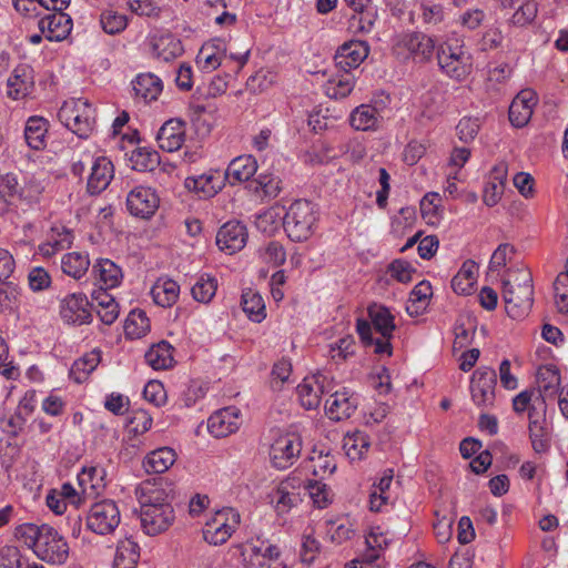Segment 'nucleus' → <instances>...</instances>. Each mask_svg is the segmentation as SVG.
Wrapping results in <instances>:
<instances>
[{
  "instance_id": "7c9ffc66",
  "label": "nucleus",
  "mask_w": 568,
  "mask_h": 568,
  "mask_svg": "<svg viewBox=\"0 0 568 568\" xmlns=\"http://www.w3.org/2000/svg\"><path fill=\"white\" fill-rule=\"evenodd\" d=\"M176 454L170 447L158 448L146 455L143 467L149 474H162L175 462Z\"/></svg>"
},
{
  "instance_id": "a18cd8bd",
  "label": "nucleus",
  "mask_w": 568,
  "mask_h": 568,
  "mask_svg": "<svg viewBox=\"0 0 568 568\" xmlns=\"http://www.w3.org/2000/svg\"><path fill=\"white\" fill-rule=\"evenodd\" d=\"M295 479L287 478L282 480L276 488V510L278 514L288 511L297 501L298 494H294L292 490L295 489Z\"/></svg>"
},
{
  "instance_id": "37998d69",
  "label": "nucleus",
  "mask_w": 568,
  "mask_h": 568,
  "mask_svg": "<svg viewBox=\"0 0 568 568\" xmlns=\"http://www.w3.org/2000/svg\"><path fill=\"white\" fill-rule=\"evenodd\" d=\"M150 331V320L142 310L130 312L124 323L125 335L130 338H140Z\"/></svg>"
},
{
  "instance_id": "72a5a7b5",
  "label": "nucleus",
  "mask_w": 568,
  "mask_h": 568,
  "mask_svg": "<svg viewBox=\"0 0 568 568\" xmlns=\"http://www.w3.org/2000/svg\"><path fill=\"white\" fill-rule=\"evenodd\" d=\"M367 313L374 328L381 333L382 337L392 338L396 325L389 310L386 306L374 303L368 306Z\"/></svg>"
},
{
  "instance_id": "1a4fd4ad",
  "label": "nucleus",
  "mask_w": 568,
  "mask_h": 568,
  "mask_svg": "<svg viewBox=\"0 0 568 568\" xmlns=\"http://www.w3.org/2000/svg\"><path fill=\"white\" fill-rule=\"evenodd\" d=\"M174 520L172 505H143L140 510V521L143 531L156 536L165 531Z\"/></svg>"
},
{
  "instance_id": "a211bd4d",
  "label": "nucleus",
  "mask_w": 568,
  "mask_h": 568,
  "mask_svg": "<svg viewBox=\"0 0 568 568\" xmlns=\"http://www.w3.org/2000/svg\"><path fill=\"white\" fill-rule=\"evenodd\" d=\"M114 178V166L106 156H95L88 176L87 189L90 194H100Z\"/></svg>"
},
{
  "instance_id": "052dcab7",
  "label": "nucleus",
  "mask_w": 568,
  "mask_h": 568,
  "mask_svg": "<svg viewBox=\"0 0 568 568\" xmlns=\"http://www.w3.org/2000/svg\"><path fill=\"white\" fill-rule=\"evenodd\" d=\"M440 197L438 193H428L420 201V212L423 217L429 224H435L438 220Z\"/></svg>"
},
{
  "instance_id": "412c9836",
  "label": "nucleus",
  "mask_w": 568,
  "mask_h": 568,
  "mask_svg": "<svg viewBox=\"0 0 568 568\" xmlns=\"http://www.w3.org/2000/svg\"><path fill=\"white\" fill-rule=\"evenodd\" d=\"M248 239L246 226L240 221L224 223L216 234L217 248H244Z\"/></svg>"
},
{
  "instance_id": "2eb2a0df",
  "label": "nucleus",
  "mask_w": 568,
  "mask_h": 568,
  "mask_svg": "<svg viewBox=\"0 0 568 568\" xmlns=\"http://www.w3.org/2000/svg\"><path fill=\"white\" fill-rule=\"evenodd\" d=\"M89 305L90 303L85 295L81 293L70 294L61 302L60 315L68 324H89L92 321V314L88 308Z\"/></svg>"
},
{
  "instance_id": "4d7b16f0",
  "label": "nucleus",
  "mask_w": 568,
  "mask_h": 568,
  "mask_svg": "<svg viewBox=\"0 0 568 568\" xmlns=\"http://www.w3.org/2000/svg\"><path fill=\"white\" fill-rule=\"evenodd\" d=\"M415 268L410 265L409 262L396 258L387 266V273L392 278L396 280L400 283H408L412 281V275L415 273Z\"/></svg>"
},
{
  "instance_id": "aec40b11",
  "label": "nucleus",
  "mask_w": 568,
  "mask_h": 568,
  "mask_svg": "<svg viewBox=\"0 0 568 568\" xmlns=\"http://www.w3.org/2000/svg\"><path fill=\"white\" fill-rule=\"evenodd\" d=\"M149 47L154 59L170 62L183 53L180 39L170 33L155 34L149 39Z\"/></svg>"
},
{
  "instance_id": "423d86ee",
  "label": "nucleus",
  "mask_w": 568,
  "mask_h": 568,
  "mask_svg": "<svg viewBox=\"0 0 568 568\" xmlns=\"http://www.w3.org/2000/svg\"><path fill=\"white\" fill-rule=\"evenodd\" d=\"M120 523V509L111 499L94 503L87 516L88 528L99 535L112 534Z\"/></svg>"
},
{
  "instance_id": "58836bf2",
  "label": "nucleus",
  "mask_w": 568,
  "mask_h": 568,
  "mask_svg": "<svg viewBox=\"0 0 568 568\" xmlns=\"http://www.w3.org/2000/svg\"><path fill=\"white\" fill-rule=\"evenodd\" d=\"M131 166L135 171L151 172L160 164V154L146 146L135 148L130 155Z\"/></svg>"
},
{
  "instance_id": "a878e982",
  "label": "nucleus",
  "mask_w": 568,
  "mask_h": 568,
  "mask_svg": "<svg viewBox=\"0 0 568 568\" xmlns=\"http://www.w3.org/2000/svg\"><path fill=\"white\" fill-rule=\"evenodd\" d=\"M50 123L40 115L29 116L24 124V140L27 145L34 151L47 148Z\"/></svg>"
},
{
  "instance_id": "b1692460",
  "label": "nucleus",
  "mask_w": 568,
  "mask_h": 568,
  "mask_svg": "<svg viewBox=\"0 0 568 568\" xmlns=\"http://www.w3.org/2000/svg\"><path fill=\"white\" fill-rule=\"evenodd\" d=\"M326 407L327 416L336 422L349 418L357 408L358 400L354 394L347 390L335 392L332 394L331 399L327 400Z\"/></svg>"
},
{
  "instance_id": "6e6552de",
  "label": "nucleus",
  "mask_w": 568,
  "mask_h": 568,
  "mask_svg": "<svg viewBox=\"0 0 568 568\" xmlns=\"http://www.w3.org/2000/svg\"><path fill=\"white\" fill-rule=\"evenodd\" d=\"M497 385L496 371L490 367L477 368L470 379V394L475 405L479 408H489L495 403Z\"/></svg>"
},
{
  "instance_id": "ea45409f",
  "label": "nucleus",
  "mask_w": 568,
  "mask_h": 568,
  "mask_svg": "<svg viewBox=\"0 0 568 568\" xmlns=\"http://www.w3.org/2000/svg\"><path fill=\"white\" fill-rule=\"evenodd\" d=\"M61 266L65 274L80 278L88 271L90 260L85 251H72L62 257Z\"/></svg>"
},
{
  "instance_id": "338daca9",
  "label": "nucleus",
  "mask_w": 568,
  "mask_h": 568,
  "mask_svg": "<svg viewBox=\"0 0 568 568\" xmlns=\"http://www.w3.org/2000/svg\"><path fill=\"white\" fill-rule=\"evenodd\" d=\"M297 393L300 396L301 405L306 409H315L321 404V396L312 385L307 383L300 384L297 386Z\"/></svg>"
},
{
  "instance_id": "9b49d317",
  "label": "nucleus",
  "mask_w": 568,
  "mask_h": 568,
  "mask_svg": "<svg viewBox=\"0 0 568 568\" xmlns=\"http://www.w3.org/2000/svg\"><path fill=\"white\" fill-rule=\"evenodd\" d=\"M160 199L152 187L136 186L126 196V209L133 216L150 219L159 209Z\"/></svg>"
},
{
  "instance_id": "9d476101",
  "label": "nucleus",
  "mask_w": 568,
  "mask_h": 568,
  "mask_svg": "<svg viewBox=\"0 0 568 568\" xmlns=\"http://www.w3.org/2000/svg\"><path fill=\"white\" fill-rule=\"evenodd\" d=\"M184 186L201 199H211L225 186V175L219 169H210L199 175L187 176Z\"/></svg>"
},
{
  "instance_id": "c9c22d12",
  "label": "nucleus",
  "mask_w": 568,
  "mask_h": 568,
  "mask_svg": "<svg viewBox=\"0 0 568 568\" xmlns=\"http://www.w3.org/2000/svg\"><path fill=\"white\" fill-rule=\"evenodd\" d=\"M477 282V265L473 261L463 264L459 272L452 280V288L459 295H469Z\"/></svg>"
},
{
  "instance_id": "69168bd1",
  "label": "nucleus",
  "mask_w": 568,
  "mask_h": 568,
  "mask_svg": "<svg viewBox=\"0 0 568 568\" xmlns=\"http://www.w3.org/2000/svg\"><path fill=\"white\" fill-rule=\"evenodd\" d=\"M43 187L39 182L29 180L23 186H20L18 197L31 206L40 202Z\"/></svg>"
},
{
  "instance_id": "39448f33",
  "label": "nucleus",
  "mask_w": 568,
  "mask_h": 568,
  "mask_svg": "<svg viewBox=\"0 0 568 568\" xmlns=\"http://www.w3.org/2000/svg\"><path fill=\"white\" fill-rule=\"evenodd\" d=\"M44 532L37 546L36 556L50 565H63L70 554L65 538L53 527L44 524Z\"/></svg>"
},
{
  "instance_id": "c756f323",
  "label": "nucleus",
  "mask_w": 568,
  "mask_h": 568,
  "mask_svg": "<svg viewBox=\"0 0 568 568\" xmlns=\"http://www.w3.org/2000/svg\"><path fill=\"white\" fill-rule=\"evenodd\" d=\"M92 300L97 303V314L101 322L105 325L113 324L120 313L115 298L103 286H100L99 290L93 291Z\"/></svg>"
},
{
  "instance_id": "20e7f679",
  "label": "nucleus",
  "mask_w": 568,
  "mask_h": 568,
  "mask_svg": "<svg viewBox=\"0 0 568 568\" xmlns=\"http://www.w3.org/2000/svg\"><path fill=\"white\" fill-rule=\"evenodd\" d=\"M316 220L315 205L307 200H297L288 206L283 226L292 241L302 242L312 235Z\"/></svg>"
},
{
  "instance_id": "603ef678",
  "label": "nucleus",
  "mask_w": 568,
  "mask_h": 568,
  "mask_svg": "<svg viewBox=\"0 0 568 568\" xmlns=\"http://www.w3.org/2000/svg\"><path fill=\"white\" fill-rule=\"evenodd\" d=\"M283 220L281 212L272 207L258 214L255 224L262 233L271 235L283 224Z\"/></svg>"
},
{
  "instance_id": "5fc2aeb1",
  "label": "nucleus",
  "mask_w": 568,
  "mask_h": 568,
  "mask_svg": "<svg viewBox=\"0 0 568 568\" xmlns=\"http://www.w3.org/2000/svg\"><path fill=\"white\" fill-rule=\"evenodd\" d=\"M217 284L214 277L200 280L193 285L191 292L195 301L201 303H209L216 293Z\"/></svg>"
},
{
  "instance_id": "a19ab883",
  "label": "nucleus",
  "mask_w": 568,
  "mask_h": 568,
  "mask_svg": "<svg viewBox=\"0 0 568 568\" xmlns=\"http://www.w3.org/2000/svg\"><path fill=\"white\" fill-rule=\"evenodd\" d=\"M241 304L251 321L261 323L266 317L264 301L257 292L251 288L243 292Z\"/></svg>"
},
{
  "instance_id": "473e14b6",
  "label": "nucleus",
  "mask_w": 568,
  "mask_h": 568,
  "mask_svg": "<svg viewBox=\"0 0 568 568\" xmlns=\"http://www.w3.org/2000/svg\"><path fill=\"white\" fill-rule=\"evenodd\" d=\"M173 346L166 341L153 344L145 353V361L153 369H166L174 363Z\"/></svg>"
},
{
  "instance_id": "4be33fe9",
  "label": "nucleus",
  "mask_w": 568,
  "mask_h": 568,
  "mask_svg": "<svg viewBox=\"0 0 568 568\" xmlns=\"http://www.w3.org/2000/svg\"><path fill=\"white\" fill-rule=\"evenodd\" d=\"M156 141L164 151H178L185 141V123L179 119L166 121L158 131Z\"/></svg>"
},
{
  "instance_id": "393cba45",
  "label": "nucleus",
  "mask_w": 568,
  "mask_h": 568,
  "mask_svg": "<svg viewBox=\"0 0 568 568\" xmlns=\"http://www.w3.org/2000/svg\"><path fill=\"white\" fill-rule=\"evenodd\" d=\"M226 51L227 44L223 39H212L201 47L196 62L204 71H213L221 65Z\"/></svg>"
},
{
  "instance_id": "8fccbe9b",
  "label": "nucleus",
  "mask_w": 568,
  "mask_h": 568,
  "mask_svg": "<svg viewBox=\"0 0 568 568\" xmlns=\"http://www.w3.org/2000/svg\"><path fill=\"white\" fill-rule=\"evenodd\" d=\"M371 446L367 435L356 432L344 440L343 448L345 454L353 460L361 459L363 454L368 450Z\"/></svg>"
},
{
  "instance_id": "c03bdc74",
  "label": "nucleus",
  "mask_w": 568,
  "mask_h": 568,
  "mask_svg": "<svg viewBox=\"0 0 568 568\" xmlns=\"http://www.w3.org/2000/svg\"><path fill=\"white\" fill-rule=\"evenodd\" d=\"M229 409H223L211 415L207 422L209 432L216 438L225 437L236 430L235 422L229 420Z\"/></svg>"
},
{
  "instance_id": "4c0bfd02",
  "label": "nucleus",
  "mask_w": 568,
  "mask_h": 568,
  "mask_svg": "<svg viewBox=\"0 0 568 568\" xmlns=\"http://www.w3.org/2000/svg\"><path fill=\"white\" fill-rule=\"evenodd\" d=\"M179 284L173 280H159L151 288V295L155 304L162 307H171L178 300Z\"/></svg>"
},
{
  "instance_id": "7ed1b4c3",
  "label": "nucleus",
  "mask_w": 568,
  "mask_h": 568,
  "mask_svg": "<svg viewBox=\"0 0 568 568\" xmlns=\"http://www.w3.org/2000/svg\"><path fill=\"white\" fill-rule=\"evenodd\" d=\"M58 116L79 138H88L94 129L95 110L88 99L73 98L64 101Z\"/></svg>"
},
{
  "instance_id": "f3484780",
  "label": "nucleus",
  "mask_w": 568,
  "mask_h": 568,
  "mask_svg": "<svg viewBox=\"0 0 568 568\" xmlns=\"http://www.w3.org/2000/svg\"><path fill=\"white\" fill-rule=\"evenodd\" d=\"M544 405L542 414L537 412V407H531L529 409V437L531 440L532 449L538 453H546L550 447L551 434L547 426L546 420V405L544 399L541 400Z\"/></svg>"
},
{
  "instance_id": "c85d7f7f",
  "label": "nucleus",
  "mask_w": 568,
  "mask_h": 568,
  "mask_svg": "<svg viewBox=\"0 0 568 568\" xmlns=\"http://www.w3.org/2000/svg\"><path fill=\"white\" fill-rule=\"evenodd\" d=\"M132 88L136 98L144 102H151L158 99L163 84L161 79L153 73H140L132 81Z\"/></svg>"
},
{
  "instance_id": "f704fd0d",
  "label": "nucleus",
  "mask_w": 568,
  "mask_h": 568,
  "mask_svg": "<svg viewBox=\"0 0 568 568\" xmlns=\"http://www.w3.org/2000/svg\"><path fill=\"white\" fill-rule=\"evenodd\" d=\"M355 85V78L348 71L331 77L324 84L325 94L331 99H344L348 97Z\"/></svg>"
},
{
  "instance_id": "bf43d9fd",
  "label": "nucleus",
  "mask_w": 568,
  "mask_h": 568,
  "mask_svg": "<svg viewBox=\"0 0 568 568\" xmlns=\"http://www.w3.org/2000/svg\"><path fill=\"white\" fill-rule=\"evenodd\" d=\"M537 12L538 7L536 1L526 0L513 14L511 22L515 26H527L535 20Z\"/></svg>"
},
{
  "instance_id": "680f3d73",
  "label": "nucleus",
  "mask_w": 568,
  "mask_h": 568,
  "mask_svg": "<svg viewBox=\"0 0 568 568\" xmlns=\"http://www.w3.org/2000/svg\"><path fill=\"white\" fill-rule=\"evenodd\" d=\"M480 128L479 119L465 116L459 120L456 131L460 141L470 142L478 134Z\"/></svg>"
},
{
  "instance_id": "5701e85b",
  "label": "nucleus",
  "mask_w": 568,
  "mask_h": 568,
  "mask_svg": "<svg viewBox=\"0 0 568 568\" xmlns=\"http://www.w3.org/2000/svg\"><path fill=\"white\" fill-rule=\"evenodd\" d=\"M398 48H403L415 59L427 60L432 57L435 43L433 39L424 33L409 32L403 34L398 42Z\"/></svg>"
},
{
  "instance_id": "e2e57ef3",
  "label": "nucleus",
  "mask_w": 568,
  "mask_h": 568,
  "mask_svg": "<svg viewBox=\"0 0 568 568\" xmlns=\"http://www.w3.org/2000/svg\"><path fill=\"white\" fill-rule=\"evenodd\" d=\"M486 13L483 9L473 8L464 11L459 18L458 23L469 31L478 29L485 21Z\"/></svg>"
},
{
  "instance_id": "49530a36",
  "label": "nucleus",
  "mask_w": 568,
  "mask_h": 568,
  "mask_svg": "<svg viewBox=\"0 0 568 568\" xmlns=\"http://www.w3.org/2000/svg\"><path fill=\"white\" fill-rule=\"evenodd\" d=\"M73 241V230L63 224H53L47 234L45 244L51 248H70Z\"/></svg>"
},
{
  "instance_id": "6ab92c4d",
  "label": "nucleus",
  "mask_w": 568,
  "mask_h": 568,
  "mask_svg": "<svg viewBox=\"0 0 568 568\" xmlns=\"http://www.w3.org/2000/svg\"><path fill=\"white\" fill-rule=\"evenodd\" d=\"M537 104V95L532 90H521L513 100L509 106V121L516 128L525 126Z\"/></svg>"
},
{
  "instance_id": "79ce46f5",
  "label": "nucleus",
  "mask_w": 568,
  "mask_h": 568,
  "mask_svg": "<svg viewBox=\"0 0 568 568\" xmlns=\"http://www.w3.org/2000/svg\"><path fill=\"white\" fill-rule=\"evenodd\" d=\"M100 363V352L93 351L77 359L71 369L70 377L77 383L84 382Z\"/></svg>"
},
{
  "instance_id": "864d4df0",
  "label": "nucleus",
  "mask_w": 568,
  "mask_h": 568,
  "mask_svg": "<svg viewBox=\"0 0 568 568\" xmlns=\"http://www.w3.org/2000/svg\"><path fill=\"white\" fill-rule=\"evenodd\" d=\"M43 528L44 525L37 526L34 524H23L16 528V536L22 539L24 545L36 552L42 532H44Z\"/></svg>"
},
{
  "instance_id": "0e129e2a",
  "label": "nucleus",
  "mask_w": 568,
  "mask_h": 568,
  "mask_svg": "<svg viewBox=\"0 0 568 568\" xmlns=\"http://www.w3.org/2000/svg\"><path fill=\"white\" fill-rule=\"evenodd\" d=\"M166 499L168 495L162 488H158L155 486L141 487V507H143V505H171Z\"/></svg>"
},
{
  "instance_id": "ddd939ff",
  "label": "nucleus",
  "mask_w": 568,
  "mask_h": 568,
  "mask_svg": "<svg viewBox=\"0 0 568 568\" xmlns=\"http://www.w3.org/2000/svg\"><path fill=\"white\" fill-rule=\"evenodd\" d=\"M38 27L47 40L60 42L71 33L73 23L69 14L58 10L40 18Z\"/></svg>"
},
{
  "instance_id": "4468645a",
  "label": "nucleus",
  "mask_w": 568,
  "mask_h": 568,
  "mask_svg": "<svg viewBox=\"0 0 568 568\" xmlns=\"http://www.w3.org/2000/svg\"><path fill=\"white\" fill-rule=\"evenodd\" d=\"M369 45L362 40L344 42L334 55L336 67L342 71H351L358 68L368 57Z\"/></svg>"
},
{
  "instance_id": "e433bc0d",
  "label": "nucleus",
  "mask_w": 568,
  "mask_h": 568,
  "mask_svg": "<svg viewBox=\"0 0 568 568\" xmlns=\"http://www.w3.org/2000/svg\"><path fill=\"white\" fill-rule=\"evenodd\" d=\"M139 558V545L132 539L125 538L118 544L113 568H136Z\"/></svg>"
},
{
  "instance_id": "774afa93",
  "label": "nucleus",
  "mask_w": 568,
  "mask_h": 568,
  "mask_svg": "<svg viewBox=\"0 0 568 568\" xmlns=\"http://www.w3.org/2000/svg\"><path fill=\"white\" fill-rule=\"evenodd\" d=\"M21 552L16 546H4L0 549V568H22Z\"/></svg>"
},
{
  "instance_id": "cd10ccee",
  "label": "nucleus",
  "mask_w": 568,
  "mask_h": 568,
  "mask_svg": "<svg viewBox=\"0 0 568 568\" xmlns=\"http://www.w3.org/2000/svg\"><path fill=\"white\" fill-rule=\"evenodd\" d=\"M256 170L257 162L252 155H241L230 162L223 174L225 175V182L236 184L248 181Z\"/></svg>"
},
{
  "instance_id": "f8f14e48",
  "label": "nucleus",
  "mask_w": 568,
  "mask_h": 568,
  "mask_svg": "<svg viewBox=\"0 0 568 568\" xmlns=\"http://www.w3.org/2000/svg\"><path fill=\"white\" fill-rule=\"evenodd\" d=\"M34 88V70L27 63L18 64L7 80V94L16 101L30 97Z\"/></svg>"
},
{
  "instance_id": "2f4dec72",
  "label": "nucleus",
  "mask_w": 568,
  "mask_h": 568,
  "mask_svg": "<svg viewBox=\"0 0 568 568\" xmlns=\"http://www.w3.org/2000/svg\"><path fill=\"white\" fill-rule=\"evenodd\" d=\"M92 271L105 290L118 286L123 277L121 267L109 258H99Z\"/></svg>"
},
{
  "instance_id": "6e6d98bb",
  "label": "nucleus",
  "mask_w": 568,
  "mask_h": 568,
  "mask_svg": "<svg viewBox=\"0 0 568 568\" xmlns=\"http://www.w3.org/2000/svg\"><path fill=\"white\" fill-rule=\"evenodd\" d=\"M419 9L422 21L425 24L437 26L445 20V9L440 3L424 1Z\"/></svg>"
},
{
  "instance_id": "3c124183",
  "label": "nucleus",
  "mask_w": 568,
  "mask_h": 568,
  "mask_svg": "<svg viewBox=\"0 0 568 568\" xmlns=\"http://www.w3.org/2000/svg\"><path fill=\"white\" fill-rule=\"evenodd\" d=\"M377 20V11L371 7L355 11L349 20V27L355 32L368 33L373 30Z\"/></svg>"
},
{
  "instance_id": "0eeeda50",
  "label": "nucleus",
  "mask_w": 568,
  "mask_h": 568,
  "mask_svg": "<svg viewBox=\"0 0 568 568\" xmlns=\"http://www.w3.org/2000/svg\"><path fill=\"white\" fill-rule=\"evenodd\" d=\"M239 524L240 514L231 507L223 508L206 521L203 537L211 545H222L232 536Z\"/></svg>"
},
{
  "instance_id": "f257e3e1",
  "label": "nucleus",
  "mask_w": 568,
  "mask_h": 568,
  "mask_svg": "<svg viewBox=\"0 0 568 568\" xmlns=\"http://www.w3.org/2000/svg\"><path fill=\"white\" fill-rule=\"evenodd\" d=\"M503 280V298L509 317L520 320L528 315L534 304L532 275L527 266L508 268Z\"/></svg>"
},
{
  "instance_id": "dca6fc26",
  "label": "nucleus",
  "mask_w": 568,
  "mask_h": 568,
  "mask_svg": "<svg viewBox=\"0 0 568 568\" xmlns=\"http://www.w3.org/2000/svg\"><path fill=\"white\" fill-rule=\"evenodd\" d=\"M302 444L300 438L285 435L278 437L271 446V459L278 469H286L293 465L301 453Z\"/></svg>"
},
{
  "instance_id": "13d9d810",
  "label": "nucleus",
  "mask_w": 568,
  "mask_h": 568,
  "mask_svg": "<svg viewBox=\"0 0 568 568\" xmlns=\"http://www.w3.org/2000/svg\"><path fill=\"white\" fill-rule=\"evenodd\" d=\"M555 303L560 313H568V275L560 273L554 282Z\"/></svg>"
},
{
  "instance_id": "bb28decb",
  "label": "nucleus",
  "mask_w": 568,
  "mask_h": 568,
  "mask_svg": "<svg viewBox=\"0 0 568 568\" xmlns=\"http://www.w3.org/2000/svg\"><path fill=\"white\" fill-rule=\"evenodd\" d=\"M381 110L372 104H361L349 115L351 125L357 131H375L382 122Z\"/></svg>"
},
{
  "instance_id": "de8ad7c7",
  "label": "nucleus",
  "mask_w": 568,
  "mask_h": 568,
  "mask_svg": "<svg viewBox=\"0 0 568 568\" xmlns=\"http://www.w3.org/2000/svg\"><path fill=\"white\" fill-rule=\"evenodd\" d=\"M100 24L105 33L118 34L125 30L128 26V18L125 14L119 13L112 9H108L101 13Z\"/></svg>"
},
{
  "instance_id": "09e8293b",
  "label": "nucleus",
  "mask_w": 568,
  "mask_h": 568,
  "mask_svg": "<svg viewBox=\"0 0 568 568\" xmlns=\"http://www.w3.org/2000/svg\"><path fill=\"white\" fill-rule=\"evenodd\" d=\"M20 287L14 278L0 281V308L12 311L19 304Z\"/></svg>"
},
{
  "instance_id": "f03ea898",
  "label": "nucleus",
  "mask_w": 568,
  "mask_h": 568,
  "mask_svg": "<svg viewBox=\"0 0 568 568\" xmlns=\"http://www.w3.org/2000/svg\"><path fill=\"white\" fill-rule=\"evenodd\" d=\"M440 71L448 78L463 82L473 73L474 58L463 40L444 42L437 51Z\"/></svg>"
}]
</instances>
